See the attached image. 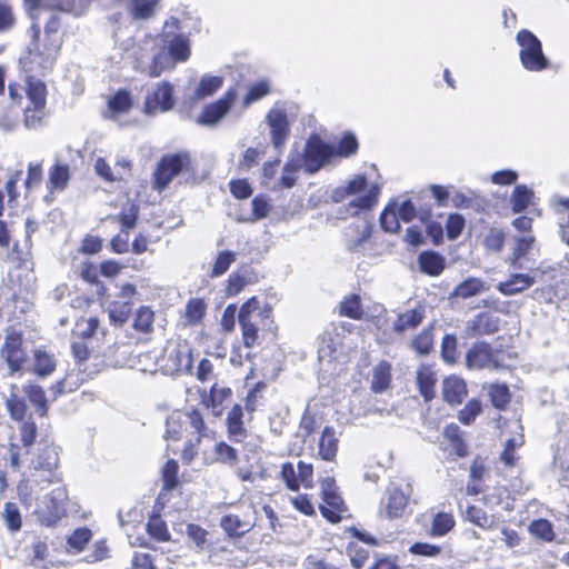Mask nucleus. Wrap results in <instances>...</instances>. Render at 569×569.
I'll list each match as a JSON object with an SVG mask.
<instances>
[{
    "mask_svg": "<svg viewBox=\"0 0 569 569\" xmlns=\"http://www.w3.org/2000/svg\"><path fill=\"white\" fill-rule=\"evenodd\" d=\"M9 98L13 103L21 104L23 97L28 98V104L23 109V124L28 129H37L42 126L46 117L48 89L46 83L33 74H27L24 84L10 82L8 86Z\"/></svg>",
    "mask_w": 569,
    "mask_h": 569,
    "instance_id": "obj_1",
    "label": "nucleus"
},
{
    "mask_svg": "<svg viewBox=\"0 0 569 569\" xmlns=\"http://www.w3.org/2000/svg\"><path fill=\"white\" fill-rule=\"evenodd\" d=\"M238 321L243 347L252 349L259 345L260 338L273 327L272 307L264 305L261 308L259 299L253 296L240 306Z\"/></svg>",
    "mask_w": 569,
    "mask_h": 569,
    "instance_id": "obj_2",
    "label": "nucleus"
},
{
    "mask_svg": "<svg viewBox=\"0 0 569 569\" xmlns=\"http://www.w3.org/2000/svg\"><path fill=\"white\" fill-rule=\"evenodd\" d=\"M192 160L188 151L163 154L152 172V188L161 192L180 173L192 171Z\"/></svg>",
    "mask_w": 569,
    "mask_h": 569,
    "instance_id": "obj_3",
    "label": "nucleus"
},
{
    "mask_svg": "<svg viewBox=\"0 0 569 569\" xmlns=\"http://www.w3.org/2000/svg\"><path fill=\"white\" fill-rule=\"evenodd\" d=\"M32 29L34 30V47L32 49H28L20 59L22 69L29 74L37 72L40 69L51 68L61 49V41L56 39L49 40L41 49L39 43L40 28L39 26L33 24Z\"/></svg>",
    "mask_w": 569,
    "mask_h": 569,
    "instance_id": "obj_4",
    "label": "nucleus"
},
{
    "mask_svg": "<svg viewBox=\"0 0 569 569\" xmlns=\"http://www.w3.org/2000/svg\"><path fill=\"white\" fill-rule=\"evenodd\" d=\"M68 493L64 488L52 489L34 509V516L40 526L56 528L62 518L67 517L66 501Z\"/></svg>",
    "mask_w": 569,
    "mask_h": 569,
    "instance_id": "obj_5",
    "label": "nucleus"
},
{
    "mask_svg": "<svg viewBox=\"0 0 569 569\" xmlns=\"http://www.w3.org/2000/svg\"><path fill=\"white\" fill-rule=\"evenodd\" d=\"M516 41L520 47V62L526 70L539 72L549 67V60L543 53L541 41L533 32L521 29L516 36Z\"/></svg>",
    "mask_w": 569,
    "mask_h": 569,
    "instance_id": "obj_6",
    "label": "nucleus"
},
{
    "mask_svg": "<svg viewBox=\"0 0 569 569\" xmlns=\"http://www.w3.org/2000/svg\"><path fill=\"white\" fill-rule=\"evenodd\" d=\"M0 357L7 365L10 375L20 372L28 363L29 356L24 347L23 333L13 328L6 331Z\"/></svg>",
    "mask_w": 569,
    "mask_h": 569,
    "instance_id": "obj_7",
    "label": "nucleus"
},
{
    "mask_svg": "<svg viewBox=\"0 0 569 569\" xmlns=\"http://www.w3.org/2000/svg\"><path fill=\"white\" fill-rule=\"evenodd\" d=\"M320 488L322 502L319 505V510L321 516L330 523H339L347 517L348 507L339 492L336 480L331 477L325 478L320 482Z\"/></svg>",
    "mask_w": 569,
    "mask_h": 569,
    "instance_id": "obj_8",
    "label": "nucleus"
},
{
    "mask_svg": "<svg viewBox=\"0 0 569 569\" xmlns=\"http://www.w3.org/2000/svg\"><path fill=\"white\" fill-rule=\"evenodd\" d=\"M219 525L227 537L231 539L242 538L256 526L253 505L238 506L234 511L223 515Z\"/></svg>",
    "mask_w": 569,
    "mask_h": 569,
    "instance_id": "obj_9",
    "label": "nucleus"
},
{
    "mask_svg": "<svg viewBox=\"0 0 569 569\" xmlns=\"http://www.w3.org/2000/svg\"><path fill=\"white\" fill-rule=\"evenodd\" d=\"M499 350L489 342L479 340L471 345L466 351L465 365L469 370H502L506 365L499 359Z\"/></svg>",
    "mask_w": 569,
    "mask_h": 569,
    "instance_id": "obj_10",
    "label": "nucleus"
},
{
    "mask_svg": "<svg viewBox=\"0 0 569 569\" xmlns=\"http://www.w3.org/2000/svg\"><path fill=\"white\" fill-rule=\"evenodd\" d=\"M331 158H333V146L325 142L318 134H311L305 144L301 158L305 171L313 174Z\"/></svg>",
    "mask_w": 569,
    "mask_h": 569,
    "instance_id": "obj_11",
    "label": "nucleus"
},
{
    "mask_svg": "<svg viewBox=\"0 0 569 569\" xmlns=\"http://www.w3.org/2000/svg\"><path fill=\"white\" fill-rule=\"evenodd\" d=\"M176 102L173 86L169 81H161L144 97L142 112L149 117L164 113L172 110Z\"/></svg>",
    "mask_w": 569,
    "mask_h": 569,
    "instance_id": "obj_12",
    "label": "nucleus"
},
{
    "mask_svg": "<svg viewBox=\"0 0 569 569\" xmlns=\"http://www.w3.org/2000/svg\"><path fill=\"white\" fill-rule=\"evenodd\" d=\"M137 295V287L133 283L121 284L117 299L111 301L108 307L110 323L116 327L123 326L131 316L133 298Z\"/></svg>",
    "mask_w": 569,
    "mask_h": 569,
    "instance_id": "obj_13",
    "label": "nucleus"
},
{
    "mask_svg": "<svg viewBox=\"0 0 569 569\" xmlns=\"http://www.w3.org/2000/svg\"><path fill=\"white\" fill-rule=\"evenodd\" d=\"M238 92L234 88L228 89L221 98L206 104L199 116L197 123L200 126H214L230 111L236 102Z\"/></svg>",
    "mask_w": 569,
    "mask_h": 569,
    "instance_id": "obj_14",
    "label": "nucleus"
},
{
    "mask_svg": "<svg viewBox=\"0 0 569 569\" xmlns=\"http://www.w3.org/2000/svg\"><path fill=\"white\" fill-rule=\"evenodd\" d=\"M500 329V319L490 311H481L466 323L465 333L468 338L491 336Z\"/></svg>",
    "mask_w": 569,
    "mask_h": 569,
    "instance_id": "obj_15",
    "label": "nucleus"
},
{
    "mask_svg": "<svg viewBox=\"0 0 569 569\" xmlns=\"http://www.w3.org/2000/svg\"><path fill=\"white\" fill-rule=\"evenodd\" d=\"M227 436L231 442L242 443L248 438L249 433L244 426V411L243 407L234 403L228 411L226 417Z\"/></svg>",
    "mask_w": 569,
    "mask_h": 569,
    "instance_id": "obj_16",
    "label": "nucleus"
},
{
    "mask_svg": "<svg viewBox=\"0 0 569 569\" xmlns=\"http://www.w3.org/2000/svg\"><path fill=\"white\" fill-rule=\"evenodd\" d=\"M442 436L451 449L450 457L452 460L469 456L470 450L465 439V431L457 423L451 422L445 426Z\"/></svg>",
    "mask_w": 569,
    "mask_h": 569,
    "instance_id": "obj_17",
    "label": "nucleus"
},
{
    "mask_svg": "<svg viewBox=\"0 0 569 569\" xmlns=\"http://www.w3.org/2000/svg\"><path fill=\"white\" fill-rule=\"evenodd\" d=\"M268 123L270 127L271 141L276 149H281L289 137L290 123L287 114L281 111H272L268 114Z\"/></svg>",
    "mask_w": 569,
    "mask_h": 569,
    "instance_id": "obj_18",
    "label": "nucleus"
},
{
    "mask_svg": "<svg viewBox=\"0 0 569 569\" xmlns=\"http://www.w3.org/2000/svg\"><path fill=\"white\" fill-rule=\"evenodd\" d=\"M488 472L485 459L481 456H476L469 467V479L465 489L467 496H478L483 491V483Z\"/></svg>",
    "mask_w": 569,
    "mask_h": 569,
    "instance_id": "obj_19",
    "label": "nucleus"
},
{
    "mask_svg": "<svg viewBox=\"0 0 569 569\" xmlns=\"http://www.w3.org/2000/svg\"><path fill=\"white\" fill-rule=\"evenodd\" d=\"M468 396L467 382L458 376H449L442 382V399L449 406H459Z\"/></svg>",
    "mask_w": 569,
    "mask_h": 569,
    "instance_id": "obj_20",
    "label": "nucleus"
},
{
    "mask_svg": "<svg viewBox=\"0 0 569 569\" xmlns=\"http://www.w3.org/2000/svg\"><path fill=\"white\" fill-rule=\"evenodd\" d=\"M437 373L430 365L422 363L416 371V385L426 402L436 397Z\"/></svg>",
    "mask_w": 569,
    "mask_h": 569,
    "instance_id": "obj_21",
    "label": "nucleus"
},
{
    "mask_svg": "<svg viewBox=\"0 0 569 569\" xmlns=\"http://www.w3.org/2000/svg\"><path fill=\"white\" fill-rule=\"evenodd\" d=\"M410 493L399 487H391L387 491L386 517L388 519L401 518L408 507Z\"/></svg>",
    "mask_w": 569,
    "mask_h": 569,
    "instance_id": "obj_22",
    "label": "nucleus"
},
{
    "mask_svg": "<svg viewBox=\"0 0 569 569\" xmlns=\"http://www.w3.org/2000/svg\"><path fill=\"white\" fill-rule=\"evenodd\" d=\"M339 450V439L332 426H326L319 438L318 456L327 462H336Z\"/></svg>",
    "mask_w": 569,
    "mask_h": 569,
    "instance_id": "obj_23",
    "label": "nucleus"
},
{
    "mask_svg": "<svg viewBox=\"0 0 569 569\" xmlns=\"http://www.w3.org/2000/svg\"><path fill=\"white\" fill-rule=\"evenodd\" d=\"M535 283V278L527 273H512L506 281L499 282L497 289L503 296L523 292Z\"/></svg>",
    "mask_w": 569,
    "mask_h": 569,
    "instance_id": "obj_24",
    "label": "nucleus"
},
{
    "mask_svg": "<svg viewBox=\"0 0 569 569\" xmlns=\"http://www.w3.org/2000/svg\"><path fill=\"white\" fill-rule=\"evenodd\" d=\"M392 381V367L387 360L379 361L372 370L370 389L373 393H382L388 390Z\"/></svg>",
    "mask_w": 569,
    "mask_h": 569,
    "instance_id": "obj_25",
    "label": "nucleus"
},
{
    "mask_svg": "<svg viewBox=\"0 0 569 569\" xmlns=\"http://www.w3.org/2000/svg\"><path fill=\"white\" fill-rule=\"evenodd\" d=\"M425 319V307L419 305L418 307L399 313L393 322V331L402 333L409 329H416L422 323Z\"/></svg>",
    "mask_w": 569,
    "mask_h": 569,
    "instance_id": "obj_26",
    "label": "nucleus"
},
{
    "mask_svg": "<svg viewBox=\"0 0 569 569\" xmlns=\"http://www.w3.org/2000/svg\"><path fill=\"white\" fill-rule=\"evenodd\" d=\"M418 264L421 272L437 277L442 273L446 267L445 258L432 250H425L418 256Z\"/></svg>",
    "mask_w": 569,
    "mask_h": 569,
    "instance_id": "obj_27",
    "label": "nucleus"
},
{
    "mask_svg": "<svg viewBox=\"0 0 569 569\" xmlns=\"http://www.w3.org/2000/svg\"><path fill=\"white\" fill-rule=\"evenodd\" d=\"M173 372L190 371L193 367L192 351L187 345H177L168 353Z\"/></svg>",
    "mask_w": 569,
    "mask_h": 569,
    "instance_id": "obj_28",
    "label": "nucleus"
},
{
    "mask_svg": "<svg viewBox=\"0 0 569 569\" xmlns=\"http://www.w3.org/2000/svg\"><path fill=\"white\" fill-rule=\"evenodd\" d=\"M379 193V187L377 184H372L365 194L357 197L348 203V211L351 216H358L363 211H370L378 203Z\"/></svg>",
    "mask_w": 569,
    "mask_h": 569,
    "instance_id": "obj_29",
    "label": "nucleus"
},
{
    "mask_svg": "<svg viewBox=\"0 0 569 569\" xmlns=\"http://www.w3.org/2000/svg\"><path fill=\"white\" fill-rule=\"evenodd\" d=\"M488 397L491 406L499 410L505 411L508 409L512 393L509 386L505 382H492L487 388Z\"/></svg>",
    "mask_w": 569,
    "mask_h": 569,
    "instance_id": "obj_30",
    "label": "nucleus"
},
{
    "mask_svg": "<svg viewBox=\"0 0 569 569\" xmlns=\"http://www.w3.org/2000/svg\"><path fill=\"white\" fill-rule=\"evenodd\" d=\"M465 519L483 530H492L498 526V520L495 518V516H489L486 510L476 505L467 506L465 511Z\"/></svg>",
    "mask_w": 569,
    "mask_h": 569,
    "instance_id": "obj_31",
    "label": "nucleus"
},
{
    "mask_svg": "<svg viewBox=\"0 0 569 569\" xmlns=\"http://www.w3.org/2000/svg\"><path fill=\"white\" fill-rule=\"evenodd\" d=\"M133 104V97L128 89H118L107 101L108 109L113 116L128 113Z\"/></svg>",
    "mask_w": 569,
    "mask_h": 569,
    "instance_id": "obj_32",
    "label": "nucleus"
},
{
    "mask_svg": "<svg viewBox=\"0 0 569 569\" xmlns=\"http://www.w3.org/2000/svg\"><path fill=\"white\" fill-rule=\"evenodd\" d=\"M339 316L352 320H361L365 316V309L360 295L350 293L343 297L338 307Z\"/></svg>",
    "mask_w": 569,
    "mask_h": 569,
    "instance_id": "obj_33",
    "label": "nucleus"
},
{
    "mask_svg": "<svg viewBox=\"0 0 569 569\" xmlns=\"http://www.w3.org/2000/svg\"><path fill=\"white\" fill-rule=\"evenodd\" d=\"M70 180V170L68 164L56 163L49 170L47 188L50 193L62 191L67 188Z\"/></svg>",
    "mask_w": 569,
    "mask_h": 569,
    "instance_id": "obj_34",
    "label": "nucleus"
},
{
    "mask_svg": "<svg viewBox=\"0 0 569 569\" xmlns=\"http://www.w3.org/2000/svg\"><path fill=\"white\" fill-rule=\"evenodd\" d=\"M456 526V519L452 512L439 511L431 520L428 531L430 537H443L448 535Z\"/></svg>",
    "mask_w": 569,
    "mask_h": 569,
    "instance_id": "obj_35",
    "label": "nucleus"
},
{
    "mask_svg": "<svg viewBox=\"0 0 569 569\" xmlns=\"http://www.w3.org/2000/svg\"><path fill=\"white\" fill-rule=\"evenodd\" d=\"M435 335L433 328L428 326L417 333L410 342V348L418 356H428L433 350Z\"/></svg>",
    "mask_w": 569,
    "mask_h": 569,
    "instance_id": "obj_36",
    "label": "nucleus"
},
{
    "mask_svg": "<svg viewBox=\"0 0 569 569\" xmlns=\"http://www.w3.org/2000/svg\"><path fill=\"white\" fill-rule=\"evenodd\" d=\"M140 208L136 202H129L123 206L116 217L120 224L121 233L129 234L134 229L139 219Z\"/></svg>",
    "mask_w": 569,
    "mask_h": 569,
    "instance_id": "obj_37",
    "label": "nucleus"
},
{
    "mask_svg": "<svg viewBox=\"0 0 569 569\" xmlns=\"http://www.w3.org/2000/svg\"><path fill=\"white\" fill-rule=\"evenodd\" d=\"M146 529L149 537L158 542H168L171 540L167 522L159 513H152L149 517Z\"/></svg>",
    "mask_w": 569,
    "mask_h": 569,
    "instance_id": "obj_38",
    "label": "nucleus"
},
{
    "mask_svg": "<svg viewBox=\"0 0 569 569\" xmlns=\"http://www.w3.org/2000/svg\"><path fill=\"white\" fill-rule=\"evenodd\" d=\"M57 363L52 353L37 349L33 353V372L38 377H47L56 370Z\"/></svg>",
    "mask_w": 569,
    "mask_h": 569,
    "instance_id": "obj_39",
    "label": "nucleus"
},
{
    "mask_svg": "<svg viewBox=\"0 0 569 569\" xmlns=\"http://www.w3.org/2000/svg\"><path fill=\"white\" fill-rule=\"evenodd\" d=\"M223 86L221 76H203L194 91V98L198 100L213 96Z\"/></svg>",
    "mask_w": 569,
    "mask_h": 569,
    "instance_id": "obj_40",
    "label": "nucleus"
},
{
    "mask_svg": "<svg viewBox=\"0 0 569 569\" xmlns=\"http://www.w3.org/2000/svg\"><path fill=\"white\" fill-rule=\"evenodd\" d=\"M359 142L355 133L346 131L342 133L337 146H333V157L349 158L358 152Z\"/></svg>",
    "mask_w": 569,
    "mask_h": 569,
    "instance_id": "obj_41",
    "label": "nucleus"
},
{
    "mask_svg": "<svg viewBox=\"0 0 569 569\" xmlns=\"http://www.w3.org/2000/svg\"><path fill=\"white\" fill-rule=\"evenodd\" d=\"M154 312L148 306H141L134 315L132 328L140 333H150L153 330Z\"/></svg>",
    "mask_w": 569,
    "mask_h": 569,
    "instance_id": "obj_42",
    "label": "nucleus"
},
{
    "mask_svg": "<svg viewBox=\"0 0 569 569\" xmlns=\"http://www.w3.org/2000/svg\"><path fill=\"white\" fill-rule=\"evenodd\" d=\"M159 0H131L130 16L133 20H148L157 11Z\"/></svg>",
    "mask_w": 569,
    "mask_h": 569,
    "instance_id": "obj_43",
    "label": "nucleus"
},
{
    "mask_svg": "<svg viewBox=\"0 0 569 569\" xmlns=\"http://www.w3.org/2000/svg\"><path fill=\"white\" fill-rule=\"evenodd\" d=\"M207 310V305L201 298H191L188 300L184 309V321L189 326L199 325Z\"/></svg>",
    "mask_w": 569,
    "mask_h": 569,
    "instance_id": "obj_44",
    "label": "nucleus"
},
{
    "mask_svg": "<svg viewBox=\"0 0 569 569\" xmlns=\"http://www.w3.org/2000/svg\"><path fill=\"white\" fill-rule=\"evenodd\" d=\"M440 355L445 363L456 365L459 360L460 352L458 350L457 337L452 333H446L442 337L440 346Z\"/></svg>",
    "mask_w": 569,
    "mask_h": 569,
    "instance_id": "obj_45",
    "label": "nucleus"
},
{
    "mask_svg": "<svg viewBox=\"0 0 569 569\" xmlns=\"http://www.w3.org/2000/svg\"><path fill=\"white\" fill-rule=\"evenodd\" d=\"M168 51L176 62L187 61L191 53L189 40L182 34L174 36L169 41Z\"/></svg>",
    "mask_w": 569,
    "mask_h": 569,
    "instance_id": "obj_46",
    "label": "nucleus"
},
{
    "mask_svg": "<svg viewBox=\"0 0 569 569\" xmlns=\"http://www.w3.org/2000/svg\"><path fill=\"white\" fill-rule=\"evenodd\" d=\"M483 410L482 402L479 398L469 399L466 405L458 411L457 418L463 426L472 425Z\"/></svg>",
    "mask_w": 569,
    "mask_h": 569,
    "instance_id": "obj_47",
    "label": "nucleus"
},
{
    "mask_svg": "<svg viewBox=\"0 0 569 569\" xmlns=\"http://www.w3.org/2000/svg\"><path fill=\"white\" fill-rule=\"evenodd\" d=\"M533 198V192L525 184H518L515 187L511 193V209L513 213H520L525 211Z\"/></svg>",
    "mask_w": 569,
    "mask_h": 569,
    "instance_id": "obj_48",
    "label": "nucleus"
},
{
    "mask_svg": "<svg viewBox=\"0 0 569 569\" xmlns=\"http://www.w3.org/2000/svg\"><path fill=\"white\" fill-rule=\"evenodd\" d=\"M303 167L299 154L290 157L283 167V172L280 178V186L282 188H292L297 182V173Z\"/></svg>",
    "mask_w": 569,
    "mask_h": 569,
    "instance_id": "obj_49",
    "label": "nucleus"
},
{
    "mask_svg": "<svg viewBox=\"0 0 569 569\" xmlns=\"http://www.w3.org/2000/svg\"><path fill=\"white\" fill-rule=\"evenodd\" d=\"M528 530L531 536L541 541L551 542L555 539L552 523L545 518L532 520L528 527Z\"/></svg>",
    "mask_w": 569,
    "mask_h": 569,
    "instance_id": "obj_50",
    "label": "nucleus"
},
{
    "mask_svg": "<svg viewBox=\"0 0 569 569\" xmlns=\"http://www.w3.org/2000/svg\"><path fill=\"white\" fill-rule=\"evenodd\" d=\"M26 395L29 401L36 407L40 417H46L49 411V405L46 397V392L42 387L31 385L26 387Z\"/></svg>",
    "mask_w": 569,
    "mask_h": 569,
    "instance_id": "obj_51",
    "label": "nucleus"
},
{
    "mask_svg": "<svg viewBox=\"0 0 569 569\" xmlns=\"http://www.w3.org/2000/svg\"><path fill=\"white\" fill-rule=\"evenodd\" d=\"M380 227L385 232L398 233L400 231L399 216L396 211V203L388 204L379 217Z\"/></svg>",
    "mask_w": 569,
    "mask_h": 569,
    "instance_id": "obj_52",
    "label": "nucleus"
},
{
    "mask_svg": "<svg viewBox=\"0 0 569 569\" xmlns=\"http://www.w3.org/2000/svg\"><path fill=\"white\" fill-rule=\"evenodd\" d=\"M523 443L525 436L522 433H520L517 438H510L506 441L503 450L500 453V460L506 467L512 468L516 466V450L522 447Z\"/></svg>",
    "mask_w": 569,
    "mask_h": 569,
    "instance_id": "obj_53",
    "label": "nucleus"
},
{
    "mask_svg": "<svg viewBox=\"0 0 569 569\" xmlns=\"http://www.w3.org/2000/svg\"><path fill=\"white\" fill-rule=\"evenodd\" d=\"M346 552L350 559V563L355 569H361L370 558V551L363 548L357 541L348 542Z\"/></svg>",
    "mask_w": 569,
    "mask_h": 569,
    "instance_id": "obj_54",
    "label": "nucleus"
},
{
    "mask_svg": "<svg viewBox=\"0 0 569 569\" xmlns=\"http://www.w3.org/2000/svg\"><path fill=\"white\" fill-rule=\"evenodd\" d=\"M179 465L174 459H169L164 463L161 472L162 489L170 491L179 485Z\"/></svg>",
    "mask_w": 569,
    "mask_h": 569,
    "instance_id": "obj_55",
    "label": "nucleus"
},
{
    "mask_svg": "<svg viewBox=\"0 0 569 569\" xmlns=\"http://www.w3.org/2000/svg\"><path fill=\"white\" fill-rule=\"evenodd\" d=\"M82 325H84V328L80 329V331L76 333L78 339L88 341L93 338L99 330L103 337L107 335V330L100 328V320L98 317L78 320L77 327H81Z\"/></svg>",
    "mask_w": 569,
    "mask_h": 569,
    "instance_id": "obj_56",
    "label": "nucleus"
},
{
    "mask_svg": "<svg viewBox=\"0 0 569 569\" xmlns=\"http://www.w3.org/2000/svg\"><path fill=\"white\" fill-rule=\"evenodd\" d=\"M99 268L91 261H84L80 267L81 279L90 284H99L98 295L102 296L107 292V288L99 281Z\"/></svg>",
    "mask_w": 569,
    "mask_h": 569,
    "instance_id": "obj_57",
    "label": "nucleus"
},
{
    "mask_svg": "<svg viewBox=\"0 0 569 569\" xmlns=\"http://www.w3.org/2000/svg\"><path fill=\"white\" fill-rule=\"evenodd\" d=\"M270 83L268 80H259L248 88L246 96L243 97V106L248 107L253 102L262 99L270 93Z\"/></svg>",
    "mask_w": 569,
    "mask_h": 569,
    "instance_id": "obj_58",
    "label": "nucleus"
},
{
    "mask_svg": "<svg viewBox=\"0 0 569 569\" xmlns=\"http://www.w3.org/2000/svg\"><path fill=\"white\" fill-rule=\"evenodd\" d=\"M506 242V233L503 230L492 227L488 230L483 239V247L491 252L502 251Z\"/></svg>",
    "mask_w": 569,
    "mask_h": 569,
    "instance_id": "obj_59",
    "label": "nucleus"
},
{
    "mask_svg": "<svg viewBox=\"0 0 569 569\" xmlns=\"http://www.w3.org/2000/svg\"><path fill=\"white\" fill-rule=\"evenodd\" d=\"M483 289V282L480 279L468 278L456 287L455 295L462 299H467L479 295Z\"/></svg>",
    "mask_w": 569,
    "mask_h": 569,
    "instance_id": "obj_60",
    "label": "nucleus"
},
{
    "mask_svg": "<svg viewBox=\"0 0 569 569\" xmlns=\"http://www.w3.org/2000/svg\"><path fill=\"white\" fill-rule=\"evenodd\" d=\"M6 408L12 420H16L18 422L24 421L28 411V407L24 399L18 397L17 395H11L6 400Z\"/></svg>",
    "mask_w": 569,
    "mask_h": 569,
    "instance_id": "obj_61",
    "label": "nucleus"
},
{
    "mask_svg": "<svg viewBox=\"0 0 569 569\" xmlns=\"http://www.w3.org/2000/svg\"><path fill=\"white\" fill-rule=\"evenodd\" d=\"M2 516L6 526L10 531L16 532L22 528V517L18 506L14 502L4 503Z\"/></svg>",
    "mask_w": 569,
    "mask_h": 569,
    "instance_id": "obj_62",
    "label": "nucleus"
},
{
    "mask_svg": "<svg viewBox=\"0 0 569 569\" xmlns=\"http://www.w3.org/2000/svg\"><path fill=\"white\" fill-rule=\"evenodd\" d=\"M237 256L233 251L223 250L220 251L213 262L210 271L211 277H220L228 271L230 266L236 261Z\"/></svg>",
    "mask_w": 569,
    "mask_h": 569,
    "instance_id": "obj_63",
    "label": "nucleus"
},
{
    "mask_svg": "<svg viewBox=\"0 0 569 569\" xmlns=\"http://www.w3.org/2000/svg\"><path fill=\"white\" fill-rule=\"evenodd\" d=\"M216 460L226 465H236L238 462V451L224 441H220L214 446Z\"/></svg>",
    "mask_w": 569,
    "mask_h": 569,
    "instance_id": "obj_64",
    "label": "nucleus"
}]
</instances>
